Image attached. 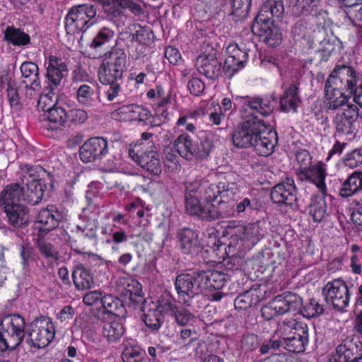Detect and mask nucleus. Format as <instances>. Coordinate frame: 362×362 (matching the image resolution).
Wrapping results in <instances>:
<instances>
[{
    "mask_svg": "<svg viewBox=\"0 0 362 362\" xmlns=\"http://www.w3.org/2000/svg\"><path fill=\"white\" fill-rule=\"evenodd\" d=\"M32 170L29 169V176L32 178L27 183V189L25 194L24 188L18 183L7 185L0 193V209H4L21 204L24 200L29 204H39L45 192L52 191L54 188V178L47 174L48 182L45 179L32 177Z\"/></svg>",
    "mask_w": 362,
    "mask_h": 362,
    "instance_id": "f257e3e1",
    "label": "nucleus"
},
{
    "mask_svg": "<svg viewBox=\"0 0 362 362\" xmlns=\"http://www.w3.org/2000/svg\"><path fill=\"white\" fill-rule=\"evenodd\" d=\"M279 332H282L284 347L290 352L303 353L308 342V327L305 322L297 319L284 321Z\"/></svg>",
    "mask_w": 362,
    "mask_h": 362,
    "instance_id": "f03ea898",
    "label": "nucleus"
},
{
    "mask_svg": "<svg viewBox=\"0 0 362 362\" xmlns=\"http://www.w3.org/2000/svg\"><path fill=\"white\" fill-rule=\"evenodd\" d=\"M126 54L117 48L112 49L105 55L98 69V77L102 84L122 81L126 69Z\"/></svg>",
    "mask_w": 362,
    "mask_h": 362,
    "instance_id": "7ed1b4c3",
    "label": "nucleus"
},
{
    "mask_svg": "<svg viewBox=\"0 0 362 362\" xmlns=\"http://www.w3.org/2000/svg\"><path fill=\"white\" fill-rule=\"evenodd\" d=\"M265 129L267 125L264 120L259 119L257 115L247 116L234 129L233 144L239 148H251Z\"/></svg>",
    "mask_w": 362,
    "mask_h": 362,
    "instance_id": "20e7f679",
    "label": "nucleus"
},
{
    "mask_svg": "<svg viewBox=\"0 0 362 362\" xmlns=\"http://www.w3.org/2000/svg\"><path fill=\"white\" fill-rule=\"evenodd\" d=\"M97 230L98 226L95 221H82L71 230L69 247L76 253L95 256L89 248L97 243Z\"/></svg>",
    "mask_w": 362,
    "mask_h": 362,
    "instance_id": "39448f33",
    "label": "nucleus"
},
{
    "mask_svg": "<svg viewBox=\"0 0 362 362\" xmlns=\"http://www.w3.org/2000/svg\"><path fill=\"white\" fill-rule=\"evenodd\" d=\"M359 109L355 105H347L332 119L334 137L351 141L356 136L359 127Z\"/></svg>",
    "mask_w": 362,
    "mask_h": 362,
    "instance_id": "423d86ee",
    "label": "nucleus"
},
{
    "mask_svg": "<svg viewBox=\"0 0 362 362\" xmlns=\"http://www.w3.org/2000/svg\"><path fill=\"white\" fill-rule=\"evenodd\" d=\"M131 158L141 168L152 175L162 172L161 162L153 143L135 144L129 149Z\"/></svg>",
    "mask_w": 362,
    "mask_h": 362,
    "instance_id": "0eeeda50",
    "label": "nucleus"
},
{
    "mask_svg": "<svg viewBox=\"0 0 362 362\" xmlns=\"http://www.w3.org/2000/svg\"><path fill=\"white\" fill-rule=\"evenodd\" d=\"M26 332L32 346L42 349L46 347L53 340L56 329L49 317L40 316L28 325Z\"/></svg>",
    "mask_w": 362,
    "mask_h": 362,
    "instance_id": "6e6552de",
    "label": "nucleus"
},
{
    "mask_svg": "<svg viewBox=\"0 0 362 362\" xmlns=\"http://www.w3.org/2000/svg\"><path fill=\"white\" fill-rule=\"evenodd\" d=\"M191 183L197 189L199 197L211 205H214L220 198H228L235 184L229 182L226 177L221 178L218 183H210L208 180Z\"/></svg>",
    "mask_w": 362,
    "mask_h": 362,
    "instance_id": "1a4fd4ad",
    "label": "nucleus"
},
{
    "mask_svg": "<svg viewBox=\"0 0 362 362\" xmlns=\"http://www.w3.org/2000/svg\"><path fill=\"white\" fill-rule=\"evenodd\" d=\"M62 215L54 205H48L42 209L36 217V224L39 231V236H44L51 230L55 231V235L61 240L67 241L66 230L62 228H57L59 222L62 220Z\"/></svg>",
    "mask_w": 362,
    "mask_h": 362,
    "instance_id": "9d476101",
    "label": "nucleus"
},
{
    "mask_svg": "<svg viewBox=\"0 0 362 362\" xmlns=\"http://www.w3.org/2000/svg\"><path fill=\"white\" fill-rule=\"evenodd\" d=\"M327 304L334 310L343 311L349 303L350 293L346 282L339 279L328 281L322 289Z\"/></svg>",
    "mask_w": 362,
    "mask_h": 362,
    "instance_id": "9b49d317",
    "label": "nucleus"
},
{
    "mask_svg": "<svg viewBox=\"0 0 362 362\" xmlns=\"http://www.w3.org/2000/svg\"><path fill=\"white\" fill-rule=\"evenodd\" d=\"M0 330L10 341V346L17 348L25 334V320L19 314L4 316L0 322Z\"/></svg>",
    "mask_w": 362,
    "mask_h": 362,
    "instance_id": "f8f14e48",
    "label": "nucleus"
},
{
    "mask_svg": "<svg viewBox=\"0 0 362 362\" xmlns=\"http://www.w3.org/2000/svg\"><path fill=\"white\" fill-rule=\"evenodd\" d=\"M270 197L278 206L293 209L297 205L298 189L292 177H286L275 185L271 189Z\"/></svg>",
    "mask_w": 362,
    "mask_h": 362,
    "instance_id": "ddd939ff",
    "label": "nucleus"
},
{
    "mask_svg": "<svg viewBox=\"0 0 362 362\" xmlns=\"http://www.w3.org/2000/svg\"><path fill=\"white\" fill-rule=\"evenodd\" d=\"M362 359V341L357 337H346L335 348L329 362H358Z\"/></svg>",
    "mask_w": 362,
    "mask_h": 362,
    "instance_id": "4468645a",
    "label": "nucleus"
},
{
    "mask_svg": "<svg viewBox=\"0 0 362 362\" xmlns=\"http://www.w3.org/2000/svg\"><path fill=\"white\" fill-rule=\"evenodd\" d=\"M252 0H209L210 11L217 15L228 13L241 21L247 17Z\"/></svg>",
    "mask_w": 362,
    "mask_h": 362,
    "instance_id": "2eb2a0df",
    "label": "nucleus"
},
{
    "mask_svg": "<svg viewBox=\"0 0 362 362\" xmlns=\"http://www.w3.org/2000/svg\"><path fill=\"white\" fill-rule=\"evenodd\" d=\"M47 136L54 139L65 138L68 132V113L62 102L47 112Z\"/></svg>",
    "mask_w": 362,
    "mask_h": 362,
    "instance_id": "dca6fc26",
    "label": "nucleus"
},
{
    "mask_svg": "<svg viewBox=\"0 0 362 362\" xmlns=\"http://www.w3.org/2000/svg\"><path fill=\"white\" fill-rule=\"evenodd\" d=\"M198 272L181 274L175 280V288L179 300L186 305H190L192 299L199 293Z\"/></svg>",
    "mask_w": 362,
    "mask_h": 362,
    "instance_id": "f3484780",
    "label": "nucleus"
},
{
    "mask_svg": "<svg viewBox=\"0 0 362 362\" xmlns=\"http://www.w3.org/2000/svg\"><path fill=\"white\" fill-rule=\"evenodd\" d=\"M226 58L223 64L224 76L231 78L248 62V49L240 48L236 42L230 43L226 50Z\"/></svg>",
    "mask_w": 362,
    "mask_h": 362,
    "instance_id": "a211bd4d",
    "label": "nucleus"
},
{
    "mask_svg": "<svg viewBox=\"0 0 362 362\" xmlns=\"http://www.w3.org/2000/svg\"><path fill=\"white\" fill-rule=\"evenodd\" d=\"M359 74L348 65H336L327 81L349 93L358 83Z\"/></svg>",
    "mask_w": 362,
    "mask_h": 362,
    "instance_id": "6ab92c4d",
    "label": "nucleus"
},
{
    "mask_svg": "<svg viewBox=\"0 0 362 362\" xmlns=\"http://www.w3.org/2000/svg\"><path fill=\"white\" fill-rule=\"evenodd\" d=\"M251 30L255 35L262 37L265 43L270 47H276L281 42V33L275 25V22L265 16L260 18L259 13L252 23Z\"/></svg>",
    "mask_w": 362,
    "mask_h": 362,
    "instance_id": "aec40b11",
    "label": "nucleus"
},
{
    "mask_svg": "<svg viewBox=\"0 0 362 362\" xmlns=\"http://www.w3.org/2000/svg\"><path fill=\"white\" fill-rule=\"evenodd\" d=\"M109 151L108 140L102 136L88 139L79 148V157L83 163L101 160Z\"/></svg>",
    "mask_w": 362,
    "mask_h": 362,
    "instance_id": "412c9836",
    "label": "nucleus"
},
{
    "mask_svg": "<svg viewBox=\"0 0 362 362\" xmlns=\"http://www.w3.org/2000/svg\"><path fill=\"white\" fill-rule=\"evenodd\" d=\"M297 175L302 182L308 181L315 185L318 190L317 192H327L325 183L327 173L323 163L317 162L308 167L300 166Z\"/></svg>",
    "mask_w": 362,
    "mask_h": 362,
    "instance_id": "4be33fe9",
    "label": "nucleus"
},
{
    "mask_svg": "<svg viewBox=\"0 0 362 362\" xmlns=\"http://www.w3.org/2000/svg\"><path fill=\"white\" fill-rule=\"evenodd\" d=\"M202 199L191 182L186 185L185 195V205L186 212L193 216H197L203 221L209 222V212L210 206H204L201 204Z\"/></svg>",
    "mask_w": 362,
    "mask_h": 362,
    "instance_id": "5701e85b",
    "label": "nucleus"
},
{
    "mask_svg": "<svg viewBox=\"0 0 362 362\" xmlns=\"http://www.w3.org/2000/svg\"><path fill=\"white\" fill-rule=\"evenodd\" d=\"M237 233L233 236L236 235V245H240V247L254 246L264 235V231L260 226V221L250 223L246 226H242L237 228Z\"/></svg>",
    "mask_w": 362,
    "mask_h": 362,
    "instance_id": "b1692460",
    "label": "nucleus"
},
{
    "mask_svg": "<svg viewBox=\"0 0 362 362\" xmlns=\"http://www.w3.org/2000/svg\"><path fill=\"white\" fill-rule=\"evenodd\" d=\"M96 15V10L92 5L81 4L69 8V30H83L88 28L90 20Z\"/></svg>",
    "mask_w": 362,
    "mask_h": 362,
    "instance_id": "393cba45",
    "label": "nucleus"
},
{
    "mask_svg": "<svg viewBox=\"0 0 362 362\" xmlns=\"http://www.w3.org/2000/svg\"><path fill=\"white\" fill-rule=\"evenodd\" d=\"M239 192V189L235 183L233 187V192L228 194V198H220L216 203L217 206L210 205L209 212V222L222 218L235 217L234 196Z\"/></svg>",
    "mask_w": 362,
    "mask_h": 362,
    "instance_id": "a878e982",
    "label": "nucleus"
},
{
    "mask_svg": "<svg viewBox=\"0 0 362 362\" xmlns=\"http://www.w3.org/2000/svg\"><path fill=\"white\" fill-rule=\"evenodd\" d=\"M243 98L244 105L252 111L251 115L257 114L263 117H267L274 112L277 103L275 98L269 95H247Z\"/></svg>",
    "mask_w": 362,
    "mask_h": 362,
    "instance_id": "bb28decb",
    "label": "nucleus"
},
{
    "mask_svg": "<svg viewBox=\"0 0 362 362\" xmlns=\"http://www.w3.org/2000/svg\"><path fill=\"white\" fill-rule=\"evenodd\" d=\"M196 66L198 71L209 79L215 80L224 74L223 65L213 53L199 55Z\"/></svg>",
    "mask_w": 362,
    "mask_h": 362,
    "instance_id": "cd10ccee",
    "label": "nucleus"
},
{
    "mask_svg": "<svg viewBox=\"0 0 362 362\" xmlns=\"http://www.w3.org/2000/svg\"><path fill=\"white\" fill-rule=\"evenodd\" d=\"M146 98L152 102L155 107V112L158 117L166 120L168 115L167 105L172 103L171 92L165 94V89L160 83L156 84L155 87L146 92Z\"/></svg>",
    "mask_w": 362,
    "mask_h": 362,
    "instance_id": "c85d7f7f",
    "label": "nucleus"
},
{
    "mask_svg": "<svg viewBox=\"0 0 362 362\" xmlns=\"http://www.w3.org/2000/svg\"><path fill=\"white\" fill-rule=\"evenodd\" d=\"M123 285L122 294L129 300V306L134 309H139L140 311L145 310L146 308L144 304L146 300L142 292L141 284L134 279H127Z\"/></svg>",
    "mask_w": 362,
    "mask_h": 362,
    "instance_id": "c756f323",
    "label": "nucleus"
},
{
    "mask_svg": "<svg viewBox=\"0 0 362 362\" xmlns=\"http://www.w3.org/2000/svg\"><path fill=\"white\" fill-rule=\"evenodd\" d=\"M270 303L279 315L290 311H296L302 306V298L293 292H284L276 296Z\"/></svg>",
    "mask_w": 362,
    "mask_h": 362,
    "instance_id": "7c9ffc66",
    "label": "nucleus"
},
{
    "mask_svg": "<svg viewBox=\"0 0 362 362\" xmlns=\"http://www.w3.org/2000/svg\"><path fill=\"white\" fill-rule=\"evenodd\" d=\"M214 229L213 232L209 234V240H207L206 245L209 247L216 255L218 256V259H225L226 257H230V253H232L231 258L228 261L230 263L233 259V257L236 252H238L241 247L240 245H236V235L231 236L230 243L228 245V252L226 250V245L223 244L221 240L214 235Z\"/></svg>",
    "mask_w": 362,
    "mask_h": 362,
    "instance_id": "2f4dec72",
    "label": "nucleus"
},
{
    "mask_svg": "<svg viewBox=\"0 0 362 362\" xmlns=\"http://www.w3.org/2000/svg\"><path fill=\"white\" fill-rule=\"evenodd\" d=\"M214 229L213 232L209 234V240H207L206 245L209 247L216 255L218 256V259H225L226 257H230V253H232L231 258L228 261L230 263L233 259V257L236 252H238L241 247L240 245H236V235L231 236L230 243L228 245V252L226 250V245L223 244L221 240L214 235Z\"/></svg>",
    "mask_w": 362,
    "mask_h": 362,
    "instance_id": "473e14b6",
    "label": "nucleus"
},
{
    "mask_svg": "<svg viewBox=\"0 0 362 362\" xmlns=\"http://www.w3.org/2000/svg\"><path fill=\"white\" fill-rule=\"evenodd\" d=\"M228 279V276L219 271L208 270L198 272L199 286L205 290H221Z\"/></svg>",
    "mask_w": 362,
    "mask_h": 362,
    "instance_id": "72a5a7b5",
    "label": "nucleus"
},
{
    "mask_svg": "<svg viewBox=\"0 0 362 362\" xmlns=\"http://www.w3.org/2000/svg\"><path fill=\"white\" fill-rule=\"evenodd\" d=\"M278 142V136L276 131L265 129L261 135L256 139L252 147L254 151L260 156H269L274 151Z\"/></svg>",
    "mask_w": 362,
    "mask_h": 362,
    "instance_id": "f704fd0d",
    "label": "nucleus"
},
{
    "mask_svg": "<svg viewBox=\"0 0 362 362\" xmlns=\"http://www.w3.org/2000/svg\"><path fill=\"white\" fill-rule=\"evenodd\" d=\"M325 99L326 108L329 110H336L346 105L349 100V93L326 81Z\"/></svg>",
    "mask_w": 362,
    "mask_h": 362,
    "instance_id": "c9c22d12",
    "label": "nucleus"
},
{
    "mask_svg": "<svg viewBox=\"0 0 362 362\" xmlns=\"http://www.w3.org/2000/svg\"><path fill=\"white\" fill-rule=\"evenodd\" d=\"M327 195V192L325 193L314 192L310 197L308 211L315 223H319L324 221L328 216L326 202Z\"/></svg>",
    "mask_w": 362,
    "mask_h": 362,
    "instance_id": "e433bc0d",
    "label": "nucleus"
},
{
    "mask_svg": "<svg viewBox=\"0 0 362 362\" xmlns=\"http://www.w3.org/2000/svg\"><path fill=\"white\" fill-rule=\"evenodd\" d=\"M322 0H297L296 9L301 15H311L317 25L325 24L328 13L320 8Z\"/></svg>",
    "mask_w": 362,
    "mask_h": 362,
    "instance_id": "4c0bfd02",
    "label": "nucleus"
},
{
    "mask_svg": "<svg viewBox=\"0 0 362 362\" xmlns=\"http://www.w3.org/2000/svg\"><path fill=\"white\" fill-rule=\"evenodd\" d=\"M362 192V171L355 170L348 175L339 188V196L349 199Z\"/></svg>",
    "mask_w": 362,
    "mask_h": 362,
    "instance_id": "58836bf2",
    "label": "nucleus"
},
{
    "mask_svg": "<svg viewBox=\"0 0 362 362\" xmlns=\"http://www.w3.org/2000/svg\"><path fill=\"white\" fill-rule=\"evenodd\" d=\"M177 238L179 247L184 254H192L199 250L200 243L197 231L183 228L177 231Z\"/></svg>",
    "mask_w": 362,
    "mask_h": 362,
    "instance_id": "ea45409f",
    "label": "nucleus"
},
{
    "mask_svg": "<svg viewBox=\"0 0 362 362\" xmlns=\"http://www.w3.org/2000/svg\"><path fill=\"white\" fill-rule=\"evenodd\" d=\"M45 66L47 69L46 76L49 83L58 86L64 76L63 73L67 71L66 62L60 57L50 55L48 60L45 61Z\"/></svg>",
    "mask_w": 362,
    "mask_h": 362,
    "instance_id": "a19ab883",
    "label": "nucleus"
},
{
    "mask_svg": "<svg viewBox=\"0 0 362 362\" xmlns=\"http://www.w3.org/2000/svg\"><path fill=\"white\" fill-rule=\"evenodd\" d=\"M20 69L25 87L31 91L39 90L40 82L37 65L32 62H25L21 64Z\"/></svg>",
    "mask_w": 362,
    "mask_h": 362,
    "instance_id": "79ce46f5",
    "label": "nucleus"
},
{
    "mask_svg": "<svg viewBox=\"0 0 362 362\" xmlns=\"http://www.w3.org/2000/svg\"><path fill=\"white\" fill-rule=\"evenodd\" d=\"M1 211L6 214L8 222L13 227L23 228L28 224V210L25 205L20 204Z\"/></svg>",
    "mask_w": 362,
    "mask_h": 362,
    "instance_id": "37998d69",
    "label": "nucleus"
},
{
    "mask_svg": "<svg viewBox=\"0 0 362 362\" xmlns=\"http://www.w3.org/2000/svg\"><path fill=\"white\" fill-rule=\"evenodd\" d=\"M213 135L206 132H199L197 135L194 152V158L197 160L206 159L214 148Z\"/></svg>",
    "mask_w": 362,
    "mask_h": 362,
    "instance_id": "c03bdc74",
    "label": "nucleus"
},
{
    "mask_svg": "<svg viewBox=\"0 0 362 362\" xmlns=\"http://www.w3.org/2000/svg\"><path fill=\"white\" fill-rule=\"evenodd\" d=\"M195 144L190 135L183 132L174 140L173 146L180 156L190 161L194 159Z\"/></svg>",
    "mask_w": 362,
    "mask_h": 362,
    "instance_id": "a18cd8bd",
    "label": "nucleus"
},
{
    "mask_svg": "<svg viewBox=\"0 0 362 362\" xmlns=\"http://www.w3.org/2000/svg\"><path fill=\"white\" fill-rule=\"evenodd\" d=\"M259 18L265 16L274 22L281 21L284 14V4L281 0H267L260 7Z\"/></svg>",
    "mask_w": 362,
    "mask_h": 362,
    "instance_id": "49530a36",
    "label": "nucleus"
},
{
    "mask_svg": "<svg viewBox=\"0 0 362 362\" xmlns=\"http://www.w3.org/2000/svg\"><path fill=\"white\" fill-rule=\"evenodd\" d=\"M144 305L146 308L145 310L141 311L144 313L142 320L144 324L153 331L158 330L164 321L163 315L155 308V303L153 301L148 303L146 300Z\"/></svg>",
    "mask_w": 362,
    "mask_h": 362,
    "instance_id": "de8ad7c7",
    "label": "nucleus"
},
{
    "mask_svg": "<svg viewBox=\"0 0 362 362\" xmlns=\"http://www.w3.org/2000/svg\"><path fill=\"white\" fill-rule=\"evenodd\" d=\"M300 102L298 87L296 84L290 85L280 98V109L282 112H296L298 104Z\"/></svg>",
    "mask_w": 362,
    "mask_h": 362,
    "instance_id": "09e8293b",
    "label": "nucleus"
},
{
    "mask_svg": "<svg viewBox=\"0 0 362 362\" xmlns=\"http://www.w3.org/2000/svg\"><path fill=\"white\" fill-rule=\"evenodd\" d=\"M124 333V327L118 320H111L102 322V336L110 344L119 341Z\"/></svg>",
    "mask_w": 362,
    "mask_h": 362,
    "instance_id": "8fccbe9b",
    "label": "nucleus"
},
{
    "mask_svg": "<svg viewBox=\"0 0 362 362\" xmlns=\"http://www.w3.org/2000/svg\"><path fill=\"white\" fill-rule=\"evenodd\" d=\"M101 304L105 313L120 318L126 317L127 310L120 298L110 294H105Z\"/></svg>",
    "mask_w": 362,
    "mask_h": 362,
    "instance_id": "3c124183",
    "label": "nucleus"
},
{
    "mask_svg": "<svg viewBox=\"0 0 362 362\" xmlns=\"http://www.w3.org/2000/svg\"><path fill=\"white\" fill-rule=\"evenodd\" d=\"M4 35V40L13 46L25 47L30 44V36L21 28L13 25L7 26Z\"/></svg>",
    "mask_w": 362,
    "mask_h": 362,
    "instance_id": "603ef678",
    "label": "nucleus"
},
{
    "mask_svg": "<svg viewBox=\"0 0 362 362\" xmlns=\"http://www.w3.org/2000/svg\"><path fill=\"white\" fill-rule=\"evenodd\" d=\"M262 299V296L256 289H250L239 294L234 300L236 310H245L255 306Z\"/></svg>",
    "mask_w": 362,
    "mask_h": 362,
    "instance_id": "864d4df0",
    "label": "nucleus"
},
{
    "mask_svg": "<svg viewBox=\"0 0 362 362\" xmlns=\"http://www.w3.org/2000/svg\"><path fill=\"white\" fill-rule=\"evenodd\" d=\"M72 279L78 290L89 288L93 284V276L90 271L81 266L77 267L74 269L72 272Z\"/></svg>",
    "mask_w": 362,
    "mask_h": 362,
    "instance_id": "5fc2aeb1",
    "label": "nucleus"
},
{
    "mask_svg": "<svg viewBox=\"0 0 362 362\" xmlns=\"http://www.w3.org/2000/svg\"><path fill=\"white\" fill-rule=\"evenodd\" d=\"M267 255L268 257L263 253H258L251 259L250 262L255 272L264 273L268 271L272 273L274 271L276 262L274 260L269 259V253Z\"/></svg>",
    "mask_w": 362,
    "mask_h": 362,
    "instance_id": "6e6d98bb",
    "label": "nucleus"
},
{
    "mask_svg": "<svg viewBox=\"0 0 362 362\" xmlns=\"http://www.w3.org/2000/svg\"><path fill=\"white\" fill-rule=\"evenodd\" d=\"M204 115V111L202 109H197L193 111H189L186 114L180 116L177 119L176 124L178 127H185V130L188 132L194 133L196 130V124L189 120L198 119Z\"/></svg>",
    "mask_w": 362,
    "mask_h": 362,
    "instance_id": "4d7b16f0",
    "label": "nucleus"
},
{
    "mask_svg": "<svg viewBox=\"0 0 362 362\" xmlns=\"http://www.w3.org/2000/svg\"><path fill=\"white\" fill-rule=\"evenodd\" d=\"M178 307L176 301L169 293H163L155 304V308L160 310L162 315L167 314L170 316Z\"/></svg>",
    "mask_w": 362,
    "mask_h": 362,
    "instance_id": "13d9d810",
    "label": "nucleus"
},
{
    "mask_svg": "<svg viewBox=\"0 0 362 362\" xmlns=\"http://www.w3.org/2000/svg\"><path fill=\"white\" fill-rule=\"evenodd\" d=\"M169 349L158 343L148 346L146 356L148 362H166Z\"/></svg>",
    "mask_w": 362,
    "mask_h": 362,
    "instance_id": "bf43d9fd",
    "label": "nucleus"
},
{
    "mask_svg": "<svg viewBox=\"0 0 362 362\" xmlns=\"http://www.w3.org/2000/svg\"><path fill=\"white\" fill-rule=\"evenodd\" d=\"M297 310H299L301 315L306 318L317 317L324 313L323 305L320 304L315 299H310L308 302H302L300 306Z\"/></svg>",
    "mask_w": 362,
    "mask_h": 362,
    "instance_id": "052dcab7",
    "label": "nucleus"
},
{
    "mask_svg": "<svg viewBox=\"0 0 362 362\" xmlns=\"http://www.w3.org/2000/svg\"><path fill=\"white\" fill-rule=\"evenodd\" d=\"M60 102L61 100H58V96L52 90H49L48 93L40 95L37 107L38 110L47 112Z\"/></svg>",
    "mask_w": 362,
    "mask_h": 362,
    "instance_id": "680f3d73",
    "label": "nucleus"
},
{
    "mask_svg": "<svg viewBox=\"0 0 362 362\" xmlns=\"http://www.w3.org/2000/svg\"><path fill=\"white\" fill-rule=\"evenodd\" d=\"M94 89L86 84H81L77 88L76 100L84 107H90L92 105Z\"/></svg>",
    "mask_w": 362,
    "mask_h": 362,
    "instance_id": "e2e57ef3",
    "label": "nucleus"
},
{
    "mask_svg": "<svg viewBox=\"0 0 362 362\" xmlns=\"http://www.w3.org/2000/svg\"><path fill=\"white\" fill-rule=\"evenodd\" d=\"M113 32L107 28H103L97 33L90 44V47L94 49H100L105 44L108 43L113 37Z\"/></svg>",
    "mask_w": 362,
    "mask_h": 362,
    "instance_id": "0e129e2a",
    "label": "nucleus"
},
{
    "mask_svg": "<svg viewBox=\"0 0 362 362\" xmlns=\"http://www.w3.org/2000/svg\"><path fill=\"white\" fill-rule=\"evenodd\" d=\"M171 317L174 321L180 327H185L194 320V315L185 308L179 306L173 313Z\"/></svg>",
    "mask_w": 362,
    "mask_h": 362,
    "instance_id": "69168bd1",
    "label": "nucleus"
},
{
    "mask_svg": "<svg viewBox=\"0 0 362 362\" xmlns=\"http://www.w3.org/2000/svg\"><path fill=\"white\" fill-rule=\"evenodd\" d=\"M151 118L152 115L151 111L148 108L140 105L137 121L142 122L146 124H151L152 126H160L165 121L161 117H158L156 114L153 117V120H151Z\"/></svg>",
    "mask_w": 362,
    "mask_h": 362,
    "instance_id": "338daca9",
    "label": "nucleus"
},
{
    "mask_svg": "<svg viewBox=\"0 0 362 362\" xmlns=\"http://www.w3.org/2000/svg\"><path fill=\"white\" fill-rule=\"evenodd\" d=\"M197 339V332L194 329L182 327L179 331L177 341L180 345L189 347Z\"/></svg>",
    "mask_w": 362,
    "mask_h": 362,
    "instance_id": "774afa93",
    "label": "nucleus"
}]
</instances>
